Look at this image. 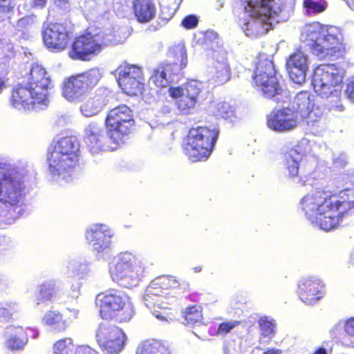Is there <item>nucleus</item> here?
Returning <instances> with one entry per match:
<instances>
[{
  "label": "nucleus",
  "mask_w": 354,
  "mask_h": 354,
  "mask_svg": "<svg viewBox=\"0 0 354 354\" xmlns=\"http://www.w3.org/2000/svg\"><path fill=\"white\" fill-rule=\"evenodd\" d=\"M230 69L226 62H217L214 66L213 80L218 84H224L230 78Z\"/></svg>",
  "instance_id": "41"
},
{
  "label": "nucleus",
  "mask_w": 354,
  "mask_h": 354,
  "mask_svg": "<svg viewBox=\"0 0 354 354\" xmlns=\"http://www.w3.org/2000/svg\"><path fill=\"white\" fill-rule=\"evenodd\" d=\"M53 84H27L17 86L12 91L11 104L19 110H32L47 106Z\"/></svg>",
  "instance_id": "10"
},
{
  "label": "nucleus",
  "mask_w": 354,
  "mask_h": 354,
  "mask_svg": "<svg viewBox=\"0 0 354 354\" xmlns=\"http://www.w3.org/2000/svg\"><path fill=\"white\" fill-rule=\"evenodd\" d=\"M334 28H328L318 22L305 25L301 32V40L306 42L312 53L320 58L337 59L342 57L345 47L341 34Z\"/></svg>",
  "instance_id": "2"
},
{
  "label": "nucleus",
  "mask_w": 354,
  "mask_h": 354,
  "mask_svg": "<svg viewBox=\"0 0 354 354\" xmlns=\"http://www.w3.org/2000/svg\"><path fill=\"white\" fill-rule=\"evenodd\" d=\"M79 143L75 136H66L53 142L48 149V163L53 176L68 182L79 158Z\"/></svg>",
  "instance_id": "4"
},
{
  "label": "nucleus",
  "mask_w": 354,
  "mask_h": 354,
  "mask_svg": "<svg viewBox=\"0 0 354 354\" xmlns=\"http://www.w3.org/2000/svg\"><path fill=\"white\" fill-rule=\"evenodd\" d=\"M187 324L194 325L201 323L202 314L199 306H191L186 310L184 315Z\"/></svg>",
  "instance_id": "44"
},
{
  "label": "nucleus",
  "mask_w": 354,
  "mask_h": 354,
  "mask_svg": "<svg viewBox=\"0 0 354 354\" xmlns=\"http://www.w3.org/2000/svg\"><path fill=\"white\" fill-rule=\"evenodd\" d=\"M118 82L124 93L136 95L142 90L143 77L141 69L135 65L120 66Z\"/></svg>",
  "instance_id": "17"
},
{
  "label": "nucleus",
  "mask_w": 354,
  "mask_h": 354,
  "mask_svg": "<svg viewBox=\"0 0 354 354\" xmlns=\"http://www.w3.org/2000/svg\"><path fill=\"white\" fill-rule=\"evenodd\" d=\"M91 272L89 264L86 261L71 259L67 262L66 266V274L71 277L83 279L89 276Z\"/></svg>",
  "instance_id": "35"
},
{
  "label": "nucleus",
  "mask_w": 354,
  "mask_h": 354,
  "mask_svg": "<svg viewBox=\"0 0 354 354\" xmlns=\"http://www.w3.org/2000/svg\"><path fill=\"white\" fill-rule=\"evenodd\" d=\"M47 0H32V4L34 8H43L46 6Z\"/></svg>",
  "instance_id": "56"
},
{
  "label": "nucleus",
  "mask_w": 354,
  "mask_h": 354,
  "mask_svg": "<svg viewBox=\"0 0 354 354\" xmlns=\"http://www.w3.org/2000/svg\"><path fill=\"white\" fill-rule=\"evenodd\" d=\"M43 322L57 332H63L67 328V324L63 319L62 315L57 310L48 311L44 317Z\"/></svg>",
  "instance_id": "36"
},
{
  "label": "nucleus",
  "mask_w": 354,
  "mask_h": 354,
  "mask_svg": "<svg viewBox=\"0 0 354 354\" xmlns=\"http://www.w3.org/2000/svg\"><path fill=\"white\" fill-rule=\"evenodd\" d=\"M315 354H326V352L324 348H319L315 351Z\"/></svg>",
  "instance_id": "62"
},
{
  "label": "nucleus",
  "mask_w": 354,
  "mask_h": 354,
  "mask_svg": "<svg viewBox=\"0 0 354 354\" xmlns=\"http://www.w3.org/2000/svg\"><path fill=\"white\" fill-rule=\"evenodd\" d=\"M87 91L77 75L72 76L64 82L62 94L71 102H79Z\"/></svg>",
  "instance_id": "28"
},
{
  "label": "nucleus",
  "mask_w": 354,
  "mask_h": 354,
  "mask_svg": "<svg viewBox=\"0 0 354 354\" xmlns=\"http://www.w3.org/2000/svg\"><path fill=\"white\" fill-rule=\"evenodd\" d=\"M104 133V131L95 123H91L86 127L84 142L91 153H97L109 149L106 143L107 140H111L110 132L108 137Z\"/></svg>",
  "instance_id": "24"
},
{
  "label": "nucleus",
  "mask_w": 354,
  "mask_h": 354,
  "mask_svg": "<svg viewBox=\"0 0 354 354\" xmlns=\"http://www.w3.org/2000/svg\"><path fill=\"white\" fill-rule=\"evenodd\" d=\"M291 109L299 113L301 121L306 119L307 123H313L322 115V109L318 106L315 107L310 95L306 91L300 92L296 95Z\"/></svg>",
  "instance_id": "20"
},
{
  "label": "nucleus",
  "mask_w": 354,
  "mask_h": 354,
  "mask_svg": "<svg viewBox=\"0 0 354 354\" xmlns=\"http://www.w3.org/2000/svg\"><path fill=\"white\" fill-rule=\"evenodd\" d=\"M177 63L175 65L167 64L160 66L153 71L152 75L149 79V82L155 84L158 87H167L169 82L173 80L171 75L177 70Z\"/></svg>",
  "instance_id": "30"
},
{
  "label": "nucleus",
  "mask_w": 354,
  "mask_h": 354,
  "mask_svg": "<svg viewBox=\"0 0 354 354\" xmlns=\"http://www.w3.org/2000/svg\"><path fill=\"white\" fill-rule=\"evenodd\" d=\"M327 7L325 0H304V8L307 15H315L324 12Z\"/></svg>",
  "instance_id": "42"
},
{
  "label": "nucleus",
  "mask_w": 354,
  "mask_h": 354,
  "mask_svg": "<svg viewBox=\"0 0 354 354\" xmlns=\"http://www.w3.org/2000/svg\"><path fill=\"white\" fill-rule=\"evenodd\" d=\"M201 91V83L194 80L181 86L171 87L169 89L170 95L177 99L178 109L184 114L189 113L194 109Z\"/></svg>",
  "instance_id": "15"
},
{
  "label": "nucleus",
  "mask_w": 354,
  "mask_h": 354,
  "mask_svg": "<svg viewBox=\"0 0 354 354\" xmlns=\"http://www.w3.org/2000/svg\"><path fill=\"white\" fill-rule=\"evenodd\" d=\"M69 31L64 23H51L44 28L42 37L46 46L50 50H64L68 42Z\"/></svg>",
  "instance_id": "18"
},
{
  "label": "nucleus",
  "mask_w": 354,
  "mask_h": 354,
  "mask_svg": "<svg viewBox=\"0 0 354 354\" xmlns=\"http://www.w3.org/2000/svg\"><path fill=\"white\" fill-rule=\"evenodd\" d=\"M262 335L267 337L274 333L275 324L272 319L268 317H261L259 321Z\"/></svg>",
  "instance_id": "47"
},
{
  "label": "nucleus",
  "mask_w": 354,
  "mask_h": 354,
  "mask_svg": "<svg viewBox=\"0 0 354 354\" xmlns=\"http://www.w3.org/2000/svg\"><path fill=\"white\" fill-rule=\"evenodd\" d=\"M319 194L322 201L316 203L315 212H319L317 216L322 217V221L313 222V224L319 226L323 230L330 231L336 228L342 221L338 214L339 200L337 197L330 196L324 191L320 190Z\"/></svg>",
  "instance_id": "13"
},
{
  "label": "nucleus",
  "mask_w": 354,
  "mask_h": 354,
  "mask_svg": "<svg viewBox=\"0 0 354 354\" xmlns=\"http://www.w3.org/2000/svg\"><path fill=\"white\" fill-rule=\"evenodd\" d=\"M329 332L331 337L341 339L345 346L354 348V317L338 320Z\"/></svg>",
  "instance_id": "26"
},
{
  "label": "nucleus",
  "mask_w": 354,
  "mask_h": 354,
  "mask_svg": "<svg viewBox=\"0 0 354 354\" xmlns=\"http://www.w3.org/2000/svg\"><path fill=\"white\" fill-rule=\"evenodd\" d=\"M72 288L73 289L74 294L72 297H77V293L80 289V287L78 285H77L75 287L74 286H72Z\"/></svg>",
  "instance_id": "59"
},
{
  "label": "nucleus",
  "mask_w": 354,
  "mask_h": 354,
  "mask_svg": "<svg viewBox=\"0 0 354 354\" xmlns=\"http://www.w3.org/2000/svg\"><path fill=\"white\" fill-rule=\"evenodd\" d=\"M304 151L301 146L298 145L295 149H291L283 154V164L290 178L297 177L299 172V164L301 161Z\"/></svg>",
  "instance_id": "32"
},
{
  "label": "nucleus",
  "mask_w": 354,
  "mask_h": 354,
  "mask_svg": "<svg viewBox=\"0 0 354 354\" xmlns=\"http://www.w3.org/2000/svg\"><path fill=\"white\" fill-rule=\"evenodd\" d=\"M338 200V214L342 219L349 212H354V184L342 190Z\"/></svg>",
  "instance_id": "34"
},
{
  "label": "nucleus",
  "mask_w": 354,
  "mask_h": 354,
  "mask_svg": "<svg viewBox=\"0 0 354 354\" xmlns=\"http://www.w3.org/2000/svg\"><path fill=\"white\" fill-rule=\"evenodd\" d=\"M146 262L129 252L120 254L117 263L110 268L113 281L125 288L136 286L146 270Z\"/></svg>",
  "instance_id": "9"
},
{
  "label": "nucleus",
  "mask_w": 354,
  "mask_h": 354,
  "mask_svg": "<svg viewBox=\"0 0 354 354\" xmlns=\"http://www.w3.org/2000/svg\"><path fill=\"white\" fill-rule=\"evenodd\" d=\"M118 43L120 40L111 31L95 35L87 32L75 38L68 55L73 59L89 61L99 55L104 47Z\"/></svg>",
  "instance_id": "7"
},
{
  "label": "nucleus",
  "mask_w": 354,
  "mask_h": 354,
  "mask_svg": "<svg viewBox=\"0 0 354 354\" xmlns=\"http://www.w3.org/2000/svg\"><path fill=\"white\" fill-rule=\"evenodd\" d=\"M15 244L12 239L6 236H0V254L1 259L12 253Z\"/></svg>",
  "instance_id": "46"
},
{
  "label": "nucleus",
  "mask_w": 354,
  "mask_h": 354,
  "mask_svg": "<svg viewBox=\"0 0 354 354\" xmlns=\"http://www.w3.org/2000/svg\"><path fill=\"white\" fill-rule=\"evenodd\" d=\"M263 354H281V351L279 349H269Z\"/></svg>",
  "instance_id": "57"
},
{
  "label": "nucleus",
  "mask_w": 354,
  "mask_h": 354,
  "mask_svg": "<svg viewBox=\"0 0 354 354\" xmlns=\"http://www.w3.org/2000/svg\"><path fill=\"white\" fill-rule=\"evenodd\" d=\"M28 84H52L46 69L39 64L33 65L31 68Z\"/></svg>",
  "instance_id": "40"
},
{
  "label": "nucleus",
  "mask_w": 354,
  "mask_h": 354,
  "mask_svg": "<svg viewBox=\"0 0 354 354\" xmlns=\"http://www.w3.org/2000/svg\"><path fill=\"white\" fill-rule=\"evenodd\" d=\"M11 286V281L6 275L0 274V292H6Z\"/></svg>",
  "instance_id": "54"
},
{
  "label": "nucleus",
  "mask_w": 354,
  "mask_h": 354,
  "mask_svg": "<svg viewBox=\"0 0 354 354\" xmlns=\"http://www.w3.org/2000/svg\"><path fill=\"white\" fill-rule=\"evenodd\" d=\"M301 122L299 113L289 107L273 110L267 120L268 127L277 132L292 131Z\"/></svg>",
  "instance_id": "16"
},
{
  "label": "nucleus",
  "mask_w": 354,
  "mask_h": 354,
  "mask_svg": "<svg viewBox=\"0 0 354 354\" xmlns=\"http://www.w3.org/2000/svg\"><path fill=\"white\" fill-rule=\"evenodd\" d=\"M77 75L82 80V84L87 91L93 88L102 77L100 69L97 68H91Z\"/></svg>",
  "instance_id": "37"
},
{
  "label": "nucleus",
  "mask_w": 354,
  "mask_h": 354,
  "mask_svg": "<svg viewBox=\"0 0 354 354\" xmlns=\"http://www.w3.org/2000/svg\"><path fill=\"white\" fill-rule=\"evenodd\" d=\"M100 302V313L104 319H115L119 322L131 320L135 314L134 306L124 292L109 290L97 296Z\"/></svg>",
  "instance_id": "6"
},
{
  "label": "nucleus",
  "mask_w": 354,
  "mask_h": 354,
  "mask_svg": "<svg viewBox=\"0 0 354 354\" xmlns=\"http://www.w3.org/2000/svg\"><path fill=\"white\" fill-rule=\"evenodd\" d=\"M255 86L267 98L274 97L279 102L283 90L279 84L277 72L272 60L260 59L253 75Z\"/></svg>",
  "instance_id": "11"
},
{
  "label": "nucleus",
  "mask_w": 354,
  "mask_h": 354,
  "mask_svg": "<svg viewBox=\"0 0 354 354\" xmlns=\"http://www.w3.org/2000/svg\"><path fill=\"white\" fill-rule=\"evenodd\" d=\"M4 88H5V82L1 78H0V93H1V92L4 89Z\"/></svg>",
  "instance_id": "61"
},
{
  "label": "nucleus",
  "mask_w": 354,
  "mask_h": 354,
  "mask_svg": "<svg viewBox=\"0 0 354 354\" xmlns=\"http://www.w3.org/2000/svg\"><path fill=\"white\" fill-rule=\"evenodd\" d=\"M55 3H57L58 6H62V5H64L68 0H54Z\"/></svg>",
  "instance_id": "60"
},
{
  "label": "nucleus",
  "mask_w": 354,
  "mask_h": 354,
  "mask_svg": "<svg viewBox=\"0 0 354 354\" xmlns=\"http://www.w3.org/2000/svg\"><path fill=\"white\" fill-rule=\"evenodd\" d=\"M137 354H170V353L158 342L147 340L138 347Z\"/></svg>",
  "instance_id": "38"
},
{
  "label": "nucleus",
  "mask_w": 354,
  "mask_h": 354,
  "mask_svg": "<svg viewBox=\"0 0 354 354\" xmlns=\"http://www.w3.org/2000/svg\"><path fill=\"white\" fill-rule=\"evenodd\" d=\"M126 338L122 329L107 323H101L96 331L97 342L107 354H118Z\"/></svg>",
  "instance_id": "14"
},
{
  "label": "nucleus",
  "mask_w": 354,
  "mask_h": 354,
  "mask_svg": "<svg viewBox=\"0 0 354 354\" xmlns=\"http://www.w3.org/2000/svg\"><path fill=\"white\" fill-rule=\"evenodd\" d=\"M17 310V304L16 303H10L6 304V307L0 306V319L6 320L11 316V312Z\"/></svg>",
  "instance_id": "49"
},
{
  "label": "nucleus",
  "mask_w": 354,
  "mask_h": 354,
  "mask_svg": "<svg viewBox=\"0 0 354 354\" xmlns=\"http://www.w3.org/2000/svg\"><path fill=\"white\" fill-rule=\"evenodd\" d=\"M345 94L351 101H354V77L348 80Z\"/></svg>",
  "instance_id": "52"
},
{
  "label": "nucleus",
  "mask_w": 354,
  "mask_h": 354,
  "mask_svg": "<svg viewBox=\"0 0 354 354\" xmlns=\"http://www.w3.org/2000/svg\"><path fill=\"white\" fill-rule=\"evenodd\" d=\"M135 15L140 22H148L156 15V9L151 0H134Z\"/></svg>",
  "instance_id": "33"
},
{
  "label": "nucleus",
  "mask_w": 354,
  "mask_h": 354,
  "mask_svg": "<svg viewBox=\"0 0 354 354\" xmlns=\"http://www.w3.org/2000/svg\"><path fill=\"white\" fill-rule=\"evenodd\" d=\"M6 337V346L12 351L23 350L28 342V335L21 327L8 328Z\"/></svg>",
  "instance_id": "29"
},
{
  "label": "nucleus",
  "mask_w": 354,
  "mask_h": 354,
  "mask_svg": "<svg viewBox=\"0 0 354 354\" xmlns=\"http://www.w3.org/2000/svg\"><path fill=\"white\" fill-rule=\"evenodd\" d=\"M109 92L104 88L98 89L96 93L83 102L80 106L82 115L86 118L97 115L107 104Z\"/></svg>",
  "instance_id": "25"
},
{
  "label": "nucleus",
  "mask_w": 354,
  "mask_h": 354,
  "mask_svg": "<svg viewBox=\"0 0 354 354\" xmlns=\"http://www.w3.org/2000/svg\"><path fill=\"white\" fill-rule=\"evenodd\" d=\"M244 6L248 19H245L242 27L245 34L250 37H257L266 34L272 24L270 19L281 12V0H246Z\"/></svg>",
  "instance_id": "5"
},
{
  "label": "nucleus",
  "mask_w": 354,
  "mask_h": 354,
  "mask_svg": "<svg viewBox=\"0 0 354 354\" xmlns=\"http://www.w3.org/2000/svg\"><path fill=\"white\" fill-rule=\"evenodd\" d=\"M26 171L0 162V227L12 224L19 217L18 204L25 192Z\"/></svg>",
  "instance_id": "1"
},
{
  "label": "nucleus",
  "mask_w": 354,
  "mask_h": 354,
  "mask_svg": "<svg viewBox=\"0 0 354 354\" xmlns=\"http://www.w3.org/2000/svg\"><path fill=\"white\" fill-rule=\"evenodd\" d=\"M344 71L335 64H321L314 71L312 84L315 92L328 100L329 109L342 112V82Z\"/></svg>",
  "instance_id": "3"
},
{
  "label": "nucleus",
  "mask_w": 354,
  "mask_h": 354,
  "mask_svg": "<svg viewBox=\"0 0 354 354\" xmlns=\"http://www.w3.org/2000/svg\"><path fill=\"white\" fill-rule=\"evenodd\" d=\"M198 23V19L195 15H188L185 17L182 22L181 25L186 29H192L196 27Z\"/></svg>",
  "instance_id": "51"
},
{
  "label": "nucleus",
  "mask_w": 354,
  "mask_h": 354,
  "mask_svg": "<svg viewBox=\"0 0 354 354\" xmlns=\"http://www.w3.org/2000/svg\"><path fill=\"white\" fill-rule=\"evenodd\" d=\"M113 236L111 230L106 226L101 224H95L87 230L86 238L93 250L102 252L108 249L111 244Z\"/></svg>",
  "instance_id": "23"
},
{
  "label": "nucleus",
  "mask_w": 354,
  "mask_h": 354,
  "mask_svg": "<svg viewBox=\"0 0 354 354\" xmlns=\"http://www.w3.org/2000/svg\"><path fill=\"white\" fill-rule=\"evenodd\" d=\"M319 191L317 190L306 195L301 201V209L305 213L306 218L313 223V222H321L322 217L317 216L315 212V205L322 201L319 196Z\"/></svg>",
  "instance_id": "31"
},
{
  "label": "nucleus",
  "mask_w": 354,
  "mask_h": 354,
  "mask_svg": "<svg viewBox=\"0 0 354 354\" xmlns=\"http://www.w3.org/2000/svg\"><path fill=\"white\" fill-rule=\"evenodd\" d=\"M169 55L180 62L181 68H185L187 66V57L184 44L179 43L171 47L169 50Z\"/></svg>",
  "instance_id": "43"
},
{
  "label": "nucleus",
  "mask_w": 354,
  "mask_h": 354,
  "mask_svg": "<svg viewBox=\"0 0 354 354\" xmlns=\"http://www.w3.org/2000/svg\"><path fill=\"white\" fill-rule=\"evenodd\" d=\"M106 124L110 132L109 138L118 142L121 136L129 134L134 125L132 111L127 105H120L109 112Z\"/></svg>",
  "instance_id": "12"
},
{
  "label": "nucleus",
  "mask_w": 354,
  "mask_h": 354,
  "mask_svg": "<svg viewBox=\"0 0 354 354\" xmlns=\"http://www.w3.org/2000/svg\"><path fill=\"white\" fill-rule=\"evenodd\" d=\"M74 345L71 338H65L57 341L54 345V354H71Z\"/></svg>",
  "instance_id": "45"
},
{
  "label": "nucleus",
  "mask_w": 354,
  "mask_h": 354,
  "mask_svg": "<svg viewBox=\"0 0 354 354\" xmlns=\"http://www.w3.org/2000/svg\"><path fill=\"white\" fill-rule=\"evenodd\" d=\"M62 293V288L59 284L53 281H46L40 286L36 304L38 306L48 301H58L61 300Z\"/></svg>",
  "instance_id": "27"
},
{
  "label": "nucleus",
  "mask_w": 354,
  "mask_h": 354,
  "mask_svg": "<svg viewBox=\"0 0 354 354\" xmlns=\"http://www.w3.org/2000/svg\"><path fill=\"white\" fill-rule=\"evenodd\" d=\"M290 78L296 84H302L306 82L309 68V59L303 51L296 50L291 54L286 62Z\"/></svg>",
  "instance_id": "21"
},
{
  "label": "nucleus",
  "mask_w": 354,
  "mask_h": 354,
  "mask_svg": "<svg viewBox=\"0 0 354 354\" xmlns=\"http://www.w3.org/2000/svg\"><path fill=\"white\" fill-rule=\"evenodd\" d=\"M35 16H26L18 20L16 28L18 31L24 32L30 29L35 24Z\"/></svg>",
  "instance_id": "48"
},
{
  "label": "nucleus",
  "mask_w": 354,
  "mask_h": 354,
  "mask_svg": "<svg viewBox=\"0 0 354 354\" xmlns=\"http://www.w3.org/2000/svg\"><path fill=\"white\" fill-rule=\"evenodd\" d=\"M218 132L206 127H198L189 130L183 145L186 156L192 162L206 160L209 156Z\"/></svg>",
  "instance_id": "8"
},
{
  "label": "nucleus",
  "mask_w": 354,
  "mask_h": 354,
  "mask_svg": "<svg viewBox=\"0 0 354 354\" xmlns=\"http://www.w3.org/2000/svg\"><path fill=\"white\" fill-rule=\"evenodd\" d=\"M298 295L304 303L313 305L323 297L324 287L315 277L304 278L298 284Z\"/></svg>",
  "instance_id": "22"
},
{
  "label": "nucleus",
  "mask_w": 354,
  "mask_h": 354,
  "mask_svg": "<svg viewBox=\"0 0 354 354\" xmlns=\"http://www.w3.org/2000/svg\"><path fill=\"white\" fill-rule=\"evenodd\" d=\"M75 354H98L88 346H81L76 348Z\"/></svg>",
  "instance_id": "55"
},
{
  "label": "nucleus",
  "mask_w": 354,
  "mask_h": 354,
  "mask_svg": "<svg viewBox=\"0 0 354 354\" xmlns=\"http://www.w3.org/2000/svg\"><path fill=\"white\" fill-rule=\"evenodd\" d=\"M14 6V0H0V12H8Z\"/></svg>",
  "instance_id": "53"
},
{
  "label": "nucleus",
  "mask_w": 354,
  "mask_h": 354,
  "mask_svg": "<svg viewBox=\"0 0 354 354\" xmlns=\"http://www.w3.org/2000/svg\"><path fill=\"white\" fill-rule=\"evenodd\" d=\"M170 281H171V283H170L171 288H176V287L178 286V285H179L178 282L176 279H173L172 277H170Z\"/></svg>",
  "instance_id": "58"
},
{
  "label": "nucleus",
  "mask_w": 354,
  "mask_h": 354,
  "mask_svg": "<svg viewBox=\"0 0 354 354\" xmlns=\"http://www.w3.org/2000/svg\"><path fill=\"white\" fill-rule=\"evenodd\" d=\"M170 277L162 276L152 281L146 290L144 301L147 308H152L158 306L160 308H167V302L163 301V290L170 287Z\"/></svg>",
  "instance_id": "19"
},
{
  "label": "nucleus",
  "mask_w": 354,
  "mask_h": 354,
  "mask_svg": "<svg viewBox=\"0 0 354 354\" xmlns=\"http://www.w3.org/2000/svg\"><path fill=\"white\" fill-rule=\"evenodd\" d=\"M350 262H351V264L353 266H354V250H353V252H352V254L351 255Z\"/></svg>",
  "instance_id": "63"
},
{
  "label": "nucleus",
  "mask_w": 354,
  "mask_h": 354,
  "mask_svg": "<svg viewBox=\"0 0 354 354\" xmlns=\"http://www.w3.org/2000/svg\"><path fill=\"white\" fill-rule=\"evenodd\" d=\"M347 3L351 8L354 9V0H347Z\"/></svg>",
  "instance_id": "64"
},
{
  "label": "nucleus",
  "mask_w": 354,
  "mask_h": 354,
  "mask_svg": "<svg viewBox=\"0 0 354 354\" xmlns=\"http://www.w3.org/2000/svg\"><path fill=\"white\" fill-rule=\"evenodd\" d=\"M209 111L218 118L227 119L234 115L233 109L225 102H212L209 106Z\"/></svg>",
  "instance_id": "39"
},
{
  "label": "nucleus",
  "mask_w": 354,
  "mask_h": 354,
  "mask_svg": "<svg viewBox=\"0 0 354 354\" xmlns=\"http://www.w3.org/2000/svg\"><path fill=\"white\" fill-rule=\"evenodd\" d=\"M239 324V322L237 321H230L227 322H223L221 324L218 328V334H227L232 329L235 328Z\"/></svg>",
  "instance_id": "50"
}]
</instances>
